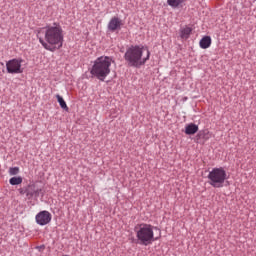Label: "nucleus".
<instances>
[{"label":"nucleus","instance_id":"nucleus-1","mask_svg":"<svg viewBox=\"0 0 256 256\" xmlns=\"http://www.w3.org/2000/svg\"><path fill=\"white\" fill-rule=\"evenodd\" d=\"M37 37L39 39V43H41L42 47L46 49V51H51L52 53L57 51V49H61L63 47V28L61 25L54 23L53 26H46L42 28Z\"/></svg>","mask_w":256,"mask_h":256},{"label":"nucleus","instance_id":"nucleus-2","mask_svg":"<svg viewBox=\"0 0 256 256\" xmlns=\"http://www.w3.org/2000/svg\"><path fill=\"white\" fill-rule=\"evenodd\" d=\"M149 57H151L149 49L141 46H131L124 54V59L130 67H141L145 65L149 61Z\"/></svg>","mask_w":256,"mask_h":256},{"label":"nucleus","instance_id":"nucleus-3","mask_svg":"<svg viewBox=\"0 0 256 256\" xmlns=\"http://www.w3.org/2000/svg\"><path fill=\"white\" fill-rule=\"evenodd\" d=\"M115 61L109 56L98 57L90 70L91 75L99 79V81H105V78L111 73V65Z\"/></svg>","mask_w":256,"mask_h":256},{"label":"nucleus","instance_id":"nucleus-4","mask_svg":"<svg viewBox=\"0 0 256 256\" xmlns=\"http://www.w3.org/2000/svg\"><path fill=\"white\" fill-rule=\"evenodd\" d=\"M140 245H151L155 241V233L151 224H140L134 228Z\"/></svg>","mask_w":256,"mask_h":256},{"label":"nucleus","instance_id":"nucleus-5","mask_svg":"<svg viewBox=\"0 0 256 256\" xmlns=\"http://www.w3.org/2000/svg\"><path fill=\"white\" fill-rule=\"evenodd\" d=\"M227 181V171L223 167L213 168L208 174V183L215 189H221Z\"/></svg>","mask_w":256,"mask_h":256},{"label":"nucleus","instance_id":"nucleus-6","mask_svg":"<svg viewBox=\"0 0 256 256\" xmlns=\"http://www.w3.org/2000/svg\"><path fill=\"white\" fill-rule=\"evenodd\" d=\"M23 59L21 58H14L6 62V70L7 73H10L11 75H18L23 73V67H22Z\"/></svg>","mask_w":256,"mask_h":256},{"label":"nucleus","instance_id":"nucleus-7","mask_svg":"<svg viewBox=\"0 0 256 256\" xmlns=\"http://www.w3.org/2000/svg\"><path fill=\"white\" fill-rule=\"evenodd\" d=\"M35 219H36V223L38 225H42V226L49 225V223H51L52 216L49 213V211L44 210V211L39 212L36 215Z\"/></svg>","mask_w":256,"mask_h":256},{"label":"nucleus","instance_id":"nucleus-8","mask_svg":"<svg viewBox=\"0 0 256 256\" xmlns=\"http://www.w3.org/2000/svg\"><path fill=\"white\" fill-rule=\"evenodd\" d=\"M123 26V21L119 19V17H112L108 23V30L112 33H115V31L121 30V27Z\"/></svg>","mask_w":256,"mask_h":256},{"label":"nucleus","instance_id":"nucleus-9","mask_svg":"<svg viewBox=\"0 0 256 256\" xmlns=\"http://www.w3.org/2000/svg\"><path fill=\"white\" fill-rule=\"evenodd\" d=\"M40 189H37L35 185H28L26 187V197L28 199H32V197H39Z\"/></svg>","mask_w":256,"mask_h":256},{"label":"nucleus","instance_id":"nucleus-10","mask_svg":"<svg viewBox=\"0 0 256 256\" xmlns=\"http://www.w3.org/2000/svg\"><path fill=\"white\" fill-rule=\"evenodd\" d=\"M199 45L201 49H209L211 47V37L210 36H204L200 42Z\"/></svg>","mask_w":256,"mask_h":256},{"label":"nucleus","instance_id":"nucleus-11","mask_svg":"<svg viewBox=\"0 0 256 256\" xmlns=\"http://www.w3.org/2000/svg\"><path fill=\"white\" fill-rule=\"evenodd\" d=\"M183 3H185V0H167V4L172 7V9H178Z\"/></svg>","mask_w":256,"mask_h":256},{"label":"nucleus","instance_id":"nucleus-12","mask_svg":"<svg viewBox=\"0 0 256 256\" xmlns=\"http://www.w3.org/2000/svg\"><path fill=\"white\" fill-rule=\"evenodd\" d=\"M191 31H193V30L191 29V27L182 28L181 31H180V37H181V39H187L188 37H190Z\"/></svg>","mask_w":256,"mask_h":256},{"label":"nucleus","instance_id":"nucleus-13","mask_svg":"<svg viewBox=\"0 0 256 256\" xmlns=\"http://www.w3.org/2000/svg\"><path fill=\"white\" fill-rule=\"evenodd\" d=\"M56 99H57L61 109H64V111H69V107L67 106V103L65 102L63 97H61V95L57 94Z\"/></svg>","mask_w":256,"mask_h":256},{"label":"nucleus","instance_id":"nucleus-14","mask_svg":"<svg viewBox=\"0 0 256 256\" xmlns=\"http://www.w3.org/2000/svg\"><path fill=\"white\" fill-rule=\"evenodd\" d=\"M10 185H21L23 183V178L21 176L12 177L9 180Z\"/></svg>","mask_w":256,"mask_h":256},{"label":"nucleus","instance_id":"nucleus-15","mask_svg":"<svg viewBox=\"0 0 256 256\" xmlns=\"http://www.w3.org/2000/svg\"><path fill=\"white\" fill-rule=\"evenodd\" d=\"M9 175H19V167L9 168Z\"/></svg>","mask_w":256,"mask_h":256},{"label":"nucleus","instance_id":"nucleus-16","mask_svg":"<svg viewBox=\"0 0 256 256\" xmlns=\"http://www.w3.org/2000/svg\"><path fill=\"white\" fill-rule=\"evenodd\" d=\"M186 135H195L197 133V129H186Z\"/></svg>","mask_w":256,"mask_h":256},{"label":"nucleus","instance_id":"nucleus-17","mask_svg":"<svg viewBox=\"0 0 256 256\" xmlns=\"http://www.w3.org/2000/svg\"><path fill=\"white\" fill-rule=\"evenodd\" d=\"M185 129H199V126H197L196 124L194 123H190L189 125H187L185 127Z\"/></svg>","mask_w":256,"mask_h":256},{"label":"nucleus","instance_id":"nucleus-18","mask_svg":"<svg viewBox=\"0 0 256 256\" xmlns=\"http://www.w3.org/2000/svg\"><path fill=\"white\" fill-rule=\"evenodd\" d=\"M20 195H27V188H20L18 189Z\"/></svg>","mask_w":256,"mask_h":256},{"label":"nucleus","instance_id":"nucleus-19","mask_svg":"<svg viewBox=\"0 0 256 256\" xmlns=\"http://www.w3.org/2000/svg\"><path fill=\"white\" fill-rule=\"evenodd\" d=\"M62 256H69V255H62Z\"/></svg>","mask_w":256,"mask_h":256}]
</instances>
